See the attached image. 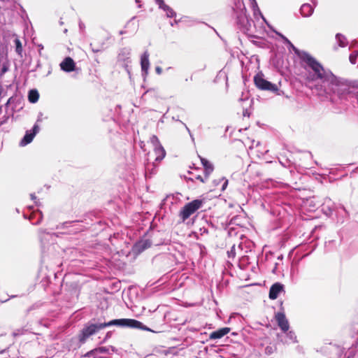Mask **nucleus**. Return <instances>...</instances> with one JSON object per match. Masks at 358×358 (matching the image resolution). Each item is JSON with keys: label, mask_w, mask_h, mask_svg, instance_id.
Wrapping results in <instances>:
<instances>
[{"label": "nucleus", "mask_w": 358, "mask_h": 358, "mask_svg": "<svg viewBox=\"0 0 358 358\" xmlns=\"http://www.w3.org/2000/svg\"><path fill=\"white\" fill-rule=\"evenodd\" d=\"M303 66L306 71L308 82H315V89L317 94L333 100V95L342 98L349 92L348 85L341 81L330 71L325 69L322 65L308 53L302 55Z\"/></svg>", "instance_id": "nucleus-1"}, {"label": "nucleus", "mask_w": 358, "mask_h": 358, "mask_svg": "<svg viewBox=\"0 0 358 358\" xmlns=\"http://www.w3.org/2000/svg\"><path fill=\"white\" fill-rule=\"evenodd\" d=\"M112 325L127 326L129 327L138 328L141 325V322L133 319H119L113 320L108 322L92 324L83 329L78 336L79 341L83 343L85 342L87 338L93 335L98 330Z\"/></svg>", "instance_id": "nucleus-2"}, {"label": "nucleus", "mask_w": 358, "mask_h": 358, "mask_svg": "<svg viewBox=\"0 0 358 358\" xmlns=\"http://www.w3.org/2000/svg\"><path fill=\"white\" fill-rule=\"evenodd\" d=\"M203 203L204 201L202 199H194L185 204L179 213V216L182 221L185 222L187 220L196 210L200 209L203 206Z\"/></svg>", "instance_id": "nucleus-3"}, {"label": "nucleus", "mask_w": 358, "mask_h": 358, "mask_svg": "<svg viewBox=\"0 0 358 358\" xmlns=\"http://www.w3.org/2000/svg\"><path fill=\"white\" fill-rule=\"evenodd\" d=\"M254 82L256 87L261 90H266L272 92L278 91V86L265 80L262 73H259L254 77Z\"/></svg>", "instance_id": "nucleus-4"}, {"label": "nucleus", "mask_w": 358, "mask_h": 358, "mask_svg": "<svg viewBox=\"0 0 358 358\" xmlns=\"http://www.w3.org/2000/svg\"><path fill=\"white\" fill-rule=\"evenodd\" d=\"M131 49L122 48L118 54L117 61L124 67L126 71L129 73V64L131 62L130 59Z\"/></svg>", "instance_id": "nucleus-5"}, {"label": "nucleus", "mask_w": 358, "mask_h": 358, "mask_svg": "<svg viewBox=\"0 0 358 358\" xmlns=\"http://www.w3.org/2000/svg\"><path fill=\"white\" fill-rule=\"evenodd\" d=\"M275 319L278 323L280 329L283 331L286 332L289 330V325L288 320H287L284 313L278 312L275 315Z\"/></svg>", "instance_id": "nucleus-6"}, {"label": "nucleus", "mask_w": 358, "mask_h": 358, "mask_svg": "<svg viewBox=\"0 0 358 358\" xmlns=\"http://www.w3.org/2000/svg\"><path fill=\"white\" fill-rule=\"evenodd\" d=\"M60 68L65 72H71L75 70L76 64L73 59L69 57H66L59 64Z\"/></svg>", "instance_id": "nucleus-7"}, {"label": "nucleus", "mask_w": 358, "mask_h": 358, "mask_svg": "<svg viewBox=\"0 0 358 358\" xmlns=\"http://www.w3.org/2000/svg\"><path fill=\"white\" fill-rule=\"evenodd\" d=\"M141 66L143 74L146 76L148 73V69L150 67L149 53L148 51H145L141 55Z\"/></svg>", "instance_id": "nucleus-8"}, {"label": "nucleus", "mask_w": 358, "mask_h": 358, "mask_svg": "<svg viewBox=\"0 0 358 358\" xmlns=\"http://www.w3.org/2000/svg\"><path fill=\"white\" fill-rule=\"evenodd\" d=\"M237 23L242 27L246 28L249 24V20L246 15L245 8L243 7L237 15Z\"/></svg>", "instance_id": "nucleus-9"}, {"label": "nucleus", "mask_w": 358, "mask_h": 358, "mask_svg": "<svg viewBox=\"0 0 358 358\" xmlns=\"http://www.w3.org/2000/svg\"><path fill=\"white\" fill-rule=\"evenodd\" d=\"M231 329L229 327H223L217 329V331H213L210 334L209 338L211 340H216L222 338L228 333H229Z\"/></svg>", "instance_id": "nucleus-10"}, {"label": "nucleus", "mask_w": 358, "mask_h": 358, "mask_svg": "<svg viewBox=\"0 0 358 358\" xmlns=\"http://www.w3.org/2000/svg\"><path fill=\"white\" fill-rule=\"evenodd\" d=\"M156 3L159 6V8L164 10L168 17H173L176 16V13L171 8L165 4L163 0H155Z\"/></svg>", "instance_id": "nucleus-11"}, {"label": "nucleus", "mask_w": 358, "mask_h": 358, "mask_svg": "<svg viewBox=\"0 0 358 358\" xmlns=\"http://www.w3.org/2000/svg\"><path fill=\"white\" fill-rule=\"evenodd\" d=\"M314 11V8L309 3H304L301 6L300 12L303 17H310Z\"/></svg>", "instance_id": "nucleus-12"}, {"label": "nucleus", "mask_w": 358, "mask_h": 358, "mask_svg": "<svg viewBox=\"0 0 358 358\" xmlns=\"http://www.w3.org/2000/svg\"><path fill=\"white\" fill-rule=\"evenodd\" d=\"M154 153L155 155V161L160 162L165 157L166 152L162 145L157 146L154 148Z\"/></svg>", "instance_id": "nucleus-13"}, {"label": "nucleus", "mask_w": 358, "mask_h": 358, "mask_svg": "<svg viewBox=\"0 0 358 358\" xmlns=\"http://www.w3.org/2000/svg\"><path fill=\"white\" fill-rule=\"evenodd\" d=\"M150 245H151V243L149 240H143V241H138L135 245V248L138 252H141L143 251L144 250L150 248Z\"/></svg>", "instance_id": "nucleus-14"}, {"label": "nucleus", "mask_w": 358, "mask_h": 358, "mask_svg": "<svg viewBox=\"0 0 358 358\" xmlns=\"http://www.w3.org/2000/svg\"><path fill=\"white\" fill-rule=\"evenodd\" d=\"M201 161L204 167L205 173H206V176H208L213 172V166L210 162H208L207 159H206L204 158H201Z\"/></svg>", "instance_id": "nucleus-15"}, {"label": "nucleus", "mask_w": 358, "mask_h": 358, "mask_svg": "<svg viewBox=\"0 0 358 358\" xmlns=\"http://www.w3.org/2000/svg\"><path fill=\"white\" fill-rule=\"evenodd\" d=\"M34 136V134H32L30 131H27L24 136L20 141V145L24 146L30 143L32 141Z\"/></svg>", "instance_id": "nucleus-16"}, {"label": "nucleus", "mask_w": 358, "mask_h": 358, "mask_svg": "<svg viewBox=\"0 0 358 358\" xmlns=\"http://www.w3.org/2000/svg\"><path fill=\"white\" fill-rule=\"evenodd\" d=\"M39 98V94L37 90H31L29 92L28 99L31 103H36L38 101Z\"/></svg>", "instance_id": "nucleus-17"}, {"label": "nucleus", "mask_w": 358, "mask_h": 358, "mask_svg": "<svg viewBox=\"0 0 358 358\" xmlns=\"http://www.w3.org/2000/svg\"><path fill=\"white\" fill-rule=\"evenodd\" d=\"M336 39L340 47H345L348 45V41L345 36L341 34H337Z\"/></svg>", "instance_id": "nucleus-18"}, {"label": "nucleus", "mask_w": 358, "mask_h": 358, "mask_svg": "<svg viewBox=\"0 0 358 358\" xmlns=\"http://www.w3.org/2000/svg\"><path fill=\"white\" fill-rule=\"evenodd\" d=\"M277 350V347L275 344L270 343L265 348V354L267 355H271Z\"/></svg>", "instance_id": "nucleus-19"}, {"label": "nucleus", "mask_w": 358, "mask_h": 358, "mask_svg": "<svg viewBox=\"0 0 358 358\" xmlns=\"http://www.w3.org/2000/svg\"><path fill=\"white\" fill-rule=\"evenodd\" d=\"M14 42H15V51H16V52L17 53V55H19L20 56L22 57V43H21L20 39L15 38L14 40Z\"/></svg>", "instance_id": "nucleus-20"}, {"label": "nucleus", "mask_w": 358, "mask_h": 358, "mask_svg": "<svg viewBox=\"0 0 358 358\" xmlns=\"http://www.w3.org/2000/svg\"><path fill=\"white\" fill-rule=\"evenodd\" d=\"M284 288L283 284L275 282L271 287L269 291H283Z\"/></svg>", "instance_id": "nucleus-21"}, {"label": "nucleus", "mask_w": 358, "mask_h": 358, "mask_svg": "<svg viewBox=\"0 0 358 358\" xmlns=\"http://www.w3.org/2000/svg\"><path fill=\"white\" fill-rule=\"evenodd\" d=\"M289 48H292L294 53L299 56V57L301 59V60H303V57H302V55L304 54V53H307L306 52H304V51H300L299 49H297L292 43H290L289 45Z\"/></svg>", "instance_id": "nucleus-22"}, {"label": "nucleus", "mask_w": 358, "mask_h": 358, "mask_svg": "<svg viewBox=\"0 0 358 358\" xmlns=\"http://www.w3.org/2000/svg\"><path fill=\"white\" fill-rule=\"evenodd\" d=\"M331 202L330 199H326L324 203H323V210H328V214H331L332 208L330 207L329 204Z\"/></svg>", "instance_id": "nucleus-23"}, {"label": "nucleus", "mask_w": 358, "mask_h": 358, "mask_svg": "<svg viewBox=\"0 0 358 358\" xmlns=\"http://www.w3.org/2000/svg\"><path fill=\"white\" fill-rule=\"evenodd\" d=\"M150 142L152 144V145L154 146V148H156L157 146L161 145L159 143V141L156 136H152L150 138Z\"/></svg>", "instance_id": "nucleus-24"}, {"label": "nucleus", "mask_w": 358, "mask_h": 358, "mask_svg": "<svg viewBox=\"0 0 358 358\" xmlns=\"http://www.w3.org/2000/svg\"><path fill=\"white\" fill-rule=\"evenodd\" d=\"M219 182H222V187H221V190L222 191H224L225 190V189L227 188V185H228V180L226 179L225 178H222L219 180Z\"/></svg>", "instance_id": "nucleus-25"}, {"label": "nucleus", "mask_w": 358, "mask_h": 358, "mask_svg": "<svg viewBox=\"0 0 358 358\" xmlns=\"http://www.w3.org/2000/svg\"><path fill=\"white\" fill-rule=\"evenodd\" d=\"M95 354L96 353H106L108 352V349L106 347H99L94 349Z\"/></svg>", "instance_id": "nucleus-26"}, {"label": "nucleus", "mask_w": 358, "mask_h": 358, "mask_svg": "<svg viewBox=\"0 0 358 358\" xmlns=\"http://www.w3.org/2000/svg\"><path fill=\"white\" fill-rule=\"evenodd\" d=\"M357 55H358V52L352 53L350 55V61L352 64H356Z\"/></svg>", "instance_id": "nucleus-27"}, {"label": "nucleus", "mask_w": 358, "mask_h": 358, "mask_svg": "<svg viewBox=\"0 0 358 358\" xmlns=\"http://www.w3.org/2000/svg\"><path fill=\"white\" fill-rule=\"evenodd\" d=\"M234 250H235V249H234V246H233V247L231 248V250H230V251H228V252H227V253H228V257H229V258H231H231H234V257H235V251H234Z\"/></svg>", "instance_id": "nucleus-28"}, {"label": "nucleus", "mask_w": 358, "mask_h": 358, "mask_svg": "<svg viewBox=\"0 0 358 358\" xmlns=\"http://www.w3.org/2000/svg\"><path fill=\"white\" fill-rule=\"evenodd\" d=\"M279 292H269V298L271 299H275L278 296Z\"/></svg>", "instance_id": "nucleus-29"}, {"label": "nucleus", "mask_w": 358, "mask_h": 358, "mask_svg": "<svg viewBox=\"0 0 358 358\" xmlns=\"http://www.w3.org/2000/svg\"><path fill=\"white\" fill-rule=\"evenodd\" d=\"M279 264L278 263H275V266L272 269V272L275 274H278L280 273V271H278V266H279Z\"/></svg>", "instance_id": "nucleus-30"}, {"label": "nucleus", "mask_w": 358, "mask_h": 358, "mask_svg": "<svg viewBox=\"0 0 358 358\" xmlns=\"http://www.w3.org/2000/svg\"><path fill=\"white\" fill-rule=\"evenodd\" d=\"M259 145H260V142L252 140V144L250 145V149H252L254 147H258Z\"/></svg>", "instance_id": "nucleus-31"}, {"label": "nucleus", "mask_w": 358, "mask_h": 358, "mask_svg": "<svg viewBox=\"0 0 358 358\" xmlns=\"http://www.w3.org/2000/svg\"><path fill=\"white\" fill-rule=\"evenodd\" d=\"M39 131V127L38 124H35L32 129V134H34V136Z\"/></svg>", "instance_id": "nucleus-32"}, {"label": "nucleus", "mask_w": 358, "mask_h": 358, "mask_svg": "<svg viewBox=\"0 0 358 358\" xmlns=\"http://www.w3.org/2000/svg\"><path fill=\"white\" fill-rule=\"evenodd\" d=\"M95 355V352L94 351V349H93V350H90V351H89V352H87L84 355V357H91V356H92V355Z\"/></svg>", "instance_id": "nucleus-33"}, {"label": "nucleus", "mask_w": 358, "mask_h": 358, "mask_svg": "<svg viewBox=\"0 0 358 358\" xmlns=\"http://www.w3.org/2000/svg\"><path fill=\"white\" fill-rule=\"evenodd\" d=\"M7 71L8 67L6 65H3L1 71V76H3Z\"/></svg>", "instance_id": "nucleus-34"}, {"label": "nucleus", "mask_w": 358, "mask_h": 358, "mask_svg": "<svg viewBox=\"0 0 358 358\" xmlns=\"http://www.w3.org/2000/svg\"><path fill=\"white\" fill-rule=\"evenodd\" d=\"M155 71H156V73H157V74H159H159H161V73H162V68H161L160 66H157V67L155 68Z\"/></svg>", "instance_id": "nucleus-35"}, {"label": "nucleus", "mask_w": 358, "mask_h": 358, "mask_svg": "<svg viewBox=\"0 0 358 358\" xmlns=\"http://www.w3.org/2000/svg\"><path fill=\"white\" fill-rule=\"evenodd\" d=\"M340 208L345 213V215L348 217V212L346 210L345 208L343 206H342V205L340 206Z\"/></svg>", "instance_id": "nucleus-36"}, {"label": "nucleus", "mask_w": 358, "mask_h": 358, "mask_svg": "<svg viewBox=\"0 0 358 358\" xmlns=\"http://www.w3.org/2000/svg\"><path fill=\"white\" fill-rule=\"evenodd\" d=\"M280 36L283 38V40L285 41V42L286 43H287L288 45H289L290 43H292L286 37H285L284 36L282 35H280Z\"/></svg>", "instance_id": "nucleus-37"}, {"label": "nucleus", "mask_w": 358, "mask_h": 358, "mask_svg": "<svg viewBox=\"0 0 358 358\" xmlns=\"http://www.w3.org/2000/svg\"><path fill=\"white\" fill-rule=\"evenodd\" d=\"M280 36L283 38V40L285 41V42L286 43H287L288 45H289L290 43H292L286 37H285L284 36L282 35H280Z\"/></svg>", "instance_id": "nucleus-38"}, {"label": "nucleus", "mask_w": 358, "mask_h": 358, "mask_svg": "<svg viewBox=\"0 0 358 358\" xmlns=\"http://www.w3.org/2000/svg\"><path fill=\"white\" fill-rule=\"evenodd\" d=\"M280 36L283 38V40L285 41V42L286 43H287L288 45H289L290 43H292L286 37H285L284 36L282 35H280Z\"/></svg>", "instance_id": "nucleus-39"}, {"label": "nucleus", "mask_w": 358, "mask_h": 358, "mask_svg": "<svg viewBox=\"0 0 358 358\" xmlns=\"http://www.w3.org/2000/svg\"><path fill=\"white\" fill-rule=\"evenodd\" d=\"M195 178L198 180H200L202 182H205L204 179L201 176H196Z\"/></svg>", "instance_id": "nucleus-40"}, {"label": "nucleus", "mask_w": 358, "mask_h": 358, "mask_svg": "<svg viewBox=\"0 0 358 358\" xmlns=\"http://www.w3.org/2000/svg\"><path fill=\"white\" fill-rule=\"evenodd\" d=\"M182 124L185 125V127L186 129H187V131L189 132V135H190V136H191L192 139V140H194V138H193V136H192V134H191V131H190L189 129L187 127V126L185 124H184V123H182Z\"/></svg>", "instance_id": "nucleus-41"}, {"label": "nucleus", "mask_w": 358, "mask_h": 358, "mask_svg": "<svg viewBox=\"0 0 358 358\" xmlns=\"http://www.w3.org/2000/svg\"><path fill=\"white\" fill-rule=\"evenodd\" d=\"M90 45H91V47H92V44H90ZM92 50L94 52H97L99 51V49H96V48H92Z\"/></svg>", "instance_id": "nucleus-42"}, {"label": "nucleus", "mask_w": 358, "mask_h": 358, "mask_svg": "<svg viewBox=\"0 0 358 358\" xmlns=\"http://www.w3.org/2000/svg\"><path fill=\"white\" fill-rule=\"evenodd\" d=\"M31 199L32 200H36V196H35L34 194H31Z\"/></svg>", "instance_id": "nucleus-43"}, {"label": "nucleus", "mask_w": 358, "mask_h": 358, "mask_svg": "<svg viewBox=\"0 0 358 358\" xmlns=\"http://www.w3.org/2000/svg\"><path fill=\"white\" fill-rule=\"evenodd\" d=\"M0 300H1L2 302H4V301H7V299H3L2 297H1V296H0Z\"/></svg>", "instance_id": "nucleus-44"}, {"label": "nucleus", "mask_w": 358, "mask_h": 358, "mask_svg": "<svg viewBox=\"0 0 358 358\" xmlns=\"http://www.w3.org/2000/svg\"><path fill=\"white\" fill-rule=\"evenodd\" d=\"M6 120H7V117H6V118H5V120H4V121L1 122L0 125H1V124H2L3 122H5L6 121Z\"/></svg>", "instance_id": "nucleus-45"}, {"label": "nucleus", "mask_w": 358, "mask_h": 358, "mask_svg": "<svg viewBox=\"0 0 358 358\" xmlns=\"http://www.w3.org/2000/svg\"><path fill=\"white\" fill-rule=\"evenodd\" d=\"M278 259L282 260V256L278 257Z\"/></svg>", "instance_id": "nucleus-46"}, {"label": "nucleus", "mask_w": 358, "mask_h": 358, "mask_svg": "<svg viewBox=\"0 0 358 358\" xmlns=\"http://www.w3.org/2000/svg\"><path fill=\"white\" fill-rule=\"evenodd\" d=\"M139 1H140L139 0H136V3H139Z\"/></svg>", "instance_id": "nucleus-47"}]
</instances>
